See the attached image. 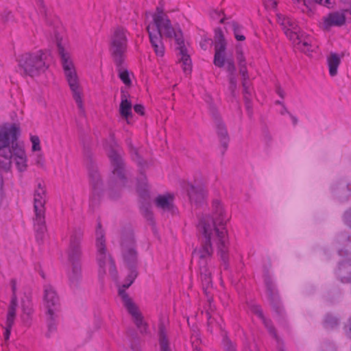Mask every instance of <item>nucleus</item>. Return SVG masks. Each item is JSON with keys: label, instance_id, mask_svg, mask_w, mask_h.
<instances>
[{"label": "nucleus", "instance_id": "f257e3e1", "mask_svg": "<svg viewBox=\"0 0 351 351\" xmlns=\"http://www.w3.org/2000/svg\"><path fill=\"white\" fill-rule=\"evenodd\" d=\"M228 217L221 202L215 199L212 204L210 214L204 215L199 219L198 230L203 236L202 244L193 253V260L199 265V273L204 286L212 284L210 261L213 253V245L217 248L221 261L227 267L228 260V239L226 223Z\"/></svg>", "mask_w": 351, "mask_h": 351}, {"label": "nucleus", "instance_id": "f03ea898", "mask_svg": "<svg viewBox=\"0 0 351 351\" xmlns=\"http://www.w3.org/2000/svg\"><path fill=\"white\" fill-rule=\"evenodd\" d=\"M20 134L15 124H5L0 128V168L10 171L14 161L20 173L27 169V158L24 148L17 142Z\"/></svg>", "mask_w": 351, "mask_h": 351}, {"label": "nucleus", "instance_id": "7ed1b4c3", "mask_svg": "<svg viewBox=\"0 0 351 351\" xmlns=\"http://www.w3.org/2000/svg\"><path fill=\"white\" fill-rule=\"evenodd\" d=\"M147 32L158 31L167 38H174L178 45V55L180 56V62H182L183 71L185 73L191 71V60L187 53L186 48L182 36V33L179 27H173L167 14H160L153 16V24L147 26Z\"/></svg>", "mask_w": 351, "mask_h": 351}, {"label": "nucleus", "instance_id": "20e7f679", "mask_svg": "<svg viewBox=\"0 0 351 351\" xmlns=\"http://www.w3.org/2000/svg\"><path fill=\"white\" fill-rule=\"evenodd\" d=\"M106 150L112 167V177L109 182L110 195L116 199L118 196L114 195V188L119 189L125 182V163L122 158V149L115 141L114 136L111 135L106 142Z\"/></svg>", "mask_w": 351, "mask_h": 351}, {"label": "nucleus", "instance_id": "39448f33", "mask_svg": "<svg viewBox=\"0 0 351 351\" xmlns=\"http://www.w3.org/2000/svg\"><path fill=\"white\" fill-rule=\"evenodd\" d=\"M56 43L58 53L61 58L64 75L73 97L78 108L82 113L84 112L83 102L81 97V90L79 85L78 77L75 70L73 62L71 60L69 53L64 49L59 38L56 36Z\"/></svg>", "mask_w": 351, "mask_h": 351}, {"label": "nucleus", "instance_id": "423d86ee", "mask_svg": "<svg viewBox=\"0 0 351 351\" xmlns=\"http://www.w3.org/2000/svg\"><path fill=\"white\" fill-rule=\"evenodd\" d=\"M46 196L45 186L41 182H38L34 192V228L36 232V239L40 241L43 240L47 231L45 224Z\"/></svg>", "mask_w": 351, "mask_h": 351}, {"label": "nucleus", "instance_id": "0eeeda50", "mask_svg": "<svg viewBox=\"0 0 351 351\" xmlns=\"http://www.w3.org/2000/svg\"><path fill=\"white\" fill-rule=\"evenodd\" d=\"M96 260L99 266V276L102 278L107 271V269L114 280L117 277V271L115 268L114 263L110 254L107 252L106 247V240L104 238V232L101 228V225H98L96 230Z\"/></svg>", "mask_w": 351, "mask_h": 351}, {"label": "nucleus", "instance_id": "6e6552de", "mask_svg": "<svg viewBox=\"0 0 351 351\" xmlns=\"http://www.w3.org/2000/svg\"><path fill=\"white\" fill-rule=\"evenodd\" d=\"M19 65L25 75L38 76L47 69L46 55L41 51L25 53L21 56Z\"/></svg>", "mask_w": 351, "mask_h": 351}, {"label": "nucleus", "instance_id": "1a4fd4ad", "mask_svg": "<svg viewBox=\"0 0 351 351\" xmlns=\"http://www.w3.org/2000/svg\"><path fill=\"white\" fill-rule=\"evenodd\" d=\"M125 33L124 28L117 27L114 29L110 37V51L115 64L119 65L124 62L128 43Z\"/></svg>", "mask_w": 351, "mask_h": 351}, {"label": "nucleus", "instance_id": "9d476101", "mask_svg": "<svg viewBox=\"0 0 351 351\" xmlns=\"http://www.w3.org/2000/svg\"><path fill=\"white\" fill-rule=\"evenodd\" d=\"M121 247L125 263L130 269L134 268L137 263V252L135 248V241L133 231L127 229L121 235Z\"/></svg>", "mask_w": 351, "mask_h": 351}, {"label": "nucleus", "instance_id": "9b49d317", "mask_svg": "<svg viewBox=\"0 0 351 351\" xmlns=\"http://www.w3.org/2000/svg\"><path fill=\"white\" fill-rule=\"evenodd\" d=\"M83 235V231L80 228L74 229L71 233L66 250L69 263H80L82 256L81 244Z\"/></svg>", "mask_w": 351, "mask_h": 351}, {"label": "nucleus", "instance_id": "f8f14e48", "mask_svg": "<svg viewBox=\"0 0 351 351\" xmlns=\"http://www.w3.org/2000/svg\"><path fill=\"white\" fill-rule=\"evenodd\" d=\"M287 36L294 43L298 49L304 53L313 51L317 46L313 43L311 37L301 33L298 27L296 29L288 28L285 30Z\"/></svg>", "mask_w": 351, "mask_h": 351}, {"label": "nucleus", "instance_id": "ddd939ff", "mask_svg": "<svg viewBox=\"0 0 351 351\" xmlns=\"http://www.w3.org/2000/svg\"><path fill=\"white\" fill-rule=\"evenodd\" d=\"M119 295L121 298L124 306L126 308L128 313L132 316L134 322L139 331L141 333L146 332L147 324L144 322L142 315L138 311L137 306L132 302V299L129 297L125 291L120 289Z\"/></svg>", "mask_w": 351, "mask_h": 351}, {"label": "nucleus", "instance_id": "4468645a", "mask_svg": "<svg viewBox=\"0 0 351 351\" xmlns=\"http://www.w3.org/2000/svg\"><path fill=\"white\" fill-rule=\"evenodd\" d=\"M43 305L46 315H55L60 308V299L54 287L51 285L43 287Z\"/></svg>", "mask_w": 351, "mask_h": 351}, {"label": "nucleus", "instance_id": "2eb2a0df", "mask_svg": "<svg viewBox=\"0 0 351 351\" xmlns=\"http://www.w3.org/2000/svg\"><path fill=\"white\" fill-rule=\"evenodd\" d=\"M91 193L89 198L90 206L95 208L99 206L101 200L104 192L103 184L100 175L97 171L90 173Z\"/></svg>", "mask_w": 351, "mask_h": 351}, {"label": "nucleus", "instance_id": "dca6fc26", "mask_svg": "<svg viewBox=\"0 0 351 351\" xmlns=\"http://www.w3.org/2000/svg\"><path fill=\"white\" fill-rule=\"evenodd\" d=\"M154 204L156 208L164 215H173L176 213L174 205V196L170 193H164L157 195Z\"/></svg>", "mask_w": 351, "mask_h": 351}, {"label": "nucleus", "instance_id": "f3484780", "mask_svg": "<svg viewBox=\"0 0 351 351\" xmlns=\"http://www.w3.org/2000/svg\"><path fill=\"white\" fill-rule=\"evenodd\" d=\"M351 14V8H347L341 12H335L329 14L324 18L323 28L328 29L332 26H342L346 23V14Z\"/></svg>", "mask_w": 351, "mask_h": 351}, {"label": "nucleus", "instance_id": "a211bd4d", "mask_svg": "<svg viewBox=\"0 0 351 351\" xmlns=\"http://www.w3.org/2000/svg\"><path fill=\"white\" fill-rule=\"evenodd\" d=\"M186 190L191 203L195 205L202 204L206 196V190L201 184H188Z\"/></svg>", "mask_w": 351, "mask_h": 351}, {"label": "nucleus", "instance_id": "6ab92c4d", "mask_svg": "<svg viewBox=\"0 0 351 351\" xmlns=\"http://www.w3.org/2000/svg\"><path fill=\"white\" fill-rule=\"evenodd\" d=\"M213 118L214 119L219 141L224 149H226L229 142V136L225 124L222 121L221 117L217 112L215 111L213 112Z\"/></svg>", "mask_w": 351, "mask_h": 351}, {"label": "nucleus", "instance_id": "aec40b11", "mask_svg": "<svg viewBox=\"0 0 351 351\" xmlns=\"http://www.w3.org/2000/svg\"><path fill=\"white\" fill-rule=\"evenodd\" d=\"M149 40L156 56L162 57L165 54V47L162 38L158 31L148 32Z\"/></svg>", "mask_w": 351, "mask_h": 351}, {"label": "nucleus", "instance_id": "412c9836", "mask_svg": "<svg viewBox=\"0 0 351 351\" xmlns=\"http://www.w3.org/2000/svg\"><path fill=\"white\" fill-rule=\"evenodd\" d=\"M16 298L14 297L12 302H10V305L9 306V309H8V315H7L5 331L4 332V337H5V340H8L10 335L11 328L14 324V318L16 316Z\"/></svg>", "mask_w": 351, "mask_h": 351}, {"label": "nucleus", "instance_id": "4be33fe9", "mask_svg": "<svg viewBox=\"0 0 351 351\" xmlns=\"http://www.w3.org/2000/svg\"><path fill=\"white\" fill-rule=\"evenodd\" d=\"M332 191L341 200H346L351 193V185L345 181H341L332 186Z\"/></svg>", "mask_w": 351, "mask_h": 351}, {"label": "nucleus", "instance_id": "5701e85b", "mask_svg": "<svg viewBox=\"0 0 351 351\" xmlns=\"http://www.w3.org/2000/svg\"><path fill=\"white\" fill-rule=\"evenodd\" d=\"M337 275L343 282H351V260L339 263Z\"/></svg>", "mask_w": 351, "mask_h": 351}, {"label": "nucleus", "instance_id": "b1692460", "mask_svg": "<svg viewBox=\"0 0 351 351\" xmlns=\"http://www.w3.org/2000/svg\"><path fill=\"white\" fill-rule=\"evenodd\" d=\"M71 265V270L69 274V279L70 283L77 287L82 278V267L80 263H70Z\"/></svg>", "mask_w": 351, "mask_h": 351}, {"label": "nucleus", "instance_id": "393cba45", "mask_svg": "<svg viewBox=\"0 0 351 351\" xmlns=\"http://www.w3.org/2000/svg\"><path fill=\"white\" fill-rule=\"evenodd\" d=\"M126 144L130 149L132 160H134L141 168L143 169L147 167L148 166L147 162L141 158L138 154V147L134 143L132 140L131 138H128L126 140Z\"/></svg>", "mask_w": 351, "mask_h": 351}, {"label": "nucleus", "instance_id": "a878e982", "mask_svg": "<svg viewBox=\"0 0 351 351\" xmlns=\"http://www.w3.org/2000/svg\"><path fill=\"white\" fill-rule=\"evenodd\" d=\"M341 63V57L336 53L330 52L327 57V64L329 69V73L331 76L337 74V69Z\"/></svg>", "mask_w": 351, "mask_h": 351}, {"label": "nucleus", "instance_id": "bb28decb", "mask_svg": "<svg viewBox=\"0 0 351 351\" xmlns=\"http://www.w3.org/2000/svg\"><path fill=\"white\" fill-rule=\"evenodd\" d=\"M337 242L340 244V251L345 254L351 253V237L346 233H342L337 237Z\"/></svg>", "mask_w": 351, "mask_h": 351}, {"label": "nucleus", "instance_id": "cd10ccee", "mask_svg": "<svg viewBox=\"0 0 351 351\" xmlns=\"http://www.w3.org/2000/svg\"><path fill=\"white\" fill-rule=\"evenodd\" d=\"M252 311L257 315V316L261 319L263 324H265V327L267 328L269 332L274 336H276V333L274 331V328L272 327V326L270 324V322L267 320L263 313L262 309L261 307L258 305H252L251 307Z\"/></svg>", "mask_w": 351, "mask_h": 351}, {"label": "nucleus", "instance_id": "c85d7f7f", "mask_svg": "<svg viewBox=\"0 0 351 351\" xmlns=\"http://www.w3.org/2000/svg\"><path fill=\"white\" fill-rule=\"evenodd\" d=\"M123 62H121L119 65L116 64L117 67L118 75L121 80L128 86H130L132 84L130 77L129 72L123 66Z\"/></svg>", "mask_w": 351, "mask_h": 351}, {"label": "nucleus", "instance_id": "c756f323", "mask_svg": "<svg viewBox=\"0 0 351 351\" xmlns=\"http://www.w3.org/2000/svg\"><path fill=\"white\" fill-rule=\"evenodd\" d=\"M243 93L245 101V106L249 113H252L250 98L252 95L249 82H242Z\"/></svg>", "mask_w": 351, "mask_h": 351}, {"label": "nucleus", "instance_id": "7c9ffc66", "mask_svg": "<svg viewBox=\"0 0 351 351\" xmlns=\"http://www.w3.org/2000/svg\"><path fill=\"white\" fill-rule=\"evenodd\" d=\"M277 17L278 23L282 27L285 32L288 28L296 29L297 24L291 19L285 17L280 14H278Z\"/></svg>", "mask_w": 351, "mask_h": 351}, {"label": "nucleus", "instance_id": "2f4dec72", "mask_svg": "<svg viewBox=\"0 0 351 351\" xmlns=\"http://www.w3.org/2000/svg\"><path fill=\"white\" fill-rule=\"evenodd\" d=\"M119 112L125 119L132 116V104L128 99H123L120 104Z\"/></svg>", "mask_w": 351, "mask_h": 351}, {"label": "nucleus", "instance_id": "473e14b6", "mask_svg": "<svg viewBox=\"0 0 351 351\" xmlns=\"http://www.w3.org/2000/svg\"><path fill=\"white\" fill-rule=\"evenodd\" d=\"M209 302L210 301L209 300ZM213 311V306L211 305V303H210L209 305V310L206 312V316L208 319V327L213 328L215 325L217 326H219L221 328V324L219 323V321L218 319H221V317L219 315H216L217 316H215L214 315H211L210 311Z\"/></svg>", "mask_w": 351, "mask_h": 351}, {"label": "nucleus", "instance_id": "72a5a7b5", "mask_svg": "<svg viewBox=\"0 0 351 351\" xmlns=\"http://www.w3.org/2000/svg\"><path fill=\"white\" fill-rule=\"evenodd\" d=\"M159 342L161 351H171L169 348L168 341L166 338L163 326L160 327Z\"/></svg>", "mask_w": 351, "mask_h": 351}, {"label": "nucleus", "instance_id": "f704fd0d", "mask_svg": "<svg viewBox=\"0 0 351 351\" xmlns=\"http://www.w3.org/2000/svg\"><path fill=\"white\" fill-rule=\"evenodd\" d=\"M226 62L225 53H215L213 63L216 66L221 68L225 65Z\"/></svg>", "mask_w": 351, "mask_h": 351}, {"label": "nucleus", "instance_id": "c9c22d12", "mask_svg": "<svg viewBox=\"0 0 351 351\" xmlns=\"http://www.w3.org/2000/svg\"><path fill=\"white\" fill-rule=\"evenodd\" d=\"M295 3L303 12L311 10V2L310 0H296Z\"/></svg>", "mask_w": 351, "mask_h": 351}, {"label": "nucleus", "instance_id": "e433bc0d", "mask_svg": "<svg viewBox=\"0 0 351 351\" xmlns=\"http://www.w3.org/2000/svg\"><path fill=\"white\" fill-rule=\"evenodd\" d=\"M231 27H232V30L234 32V34L235 38L237 40L243 41V40H244L245 39V37L243 35L241 34V25L239 24H238L236 22H232L231 23Z\"/></svg>", "mask_w": 351, "mask_h": 351}, {"label": "nucleus", "instance_id": "4c0bfd02", "mask_svg": "<svg viewBox=\"0 0 351 351\" xmlns=\"http://www.w3.org/2000/svg\"><path fill=\"white\" fill-rule=\"evenodd\" d=\"M47 315V328H48V333L47 335L49 336V333H51L56 330V323L55 319L56 317V314L55 315Z\"/></svg>", "mask_w": 351, "mask_h": 351}, {"label": "nucleus", "instance_id": "58836bf2", "mask_svg": "<svg viewBox=\"0 0 351 351\" xmlns=\"http://www.w3.org/2000/svg\"><path fill=\"white\" fill-rule=\"evenodd\" d=\"M226 64V69L229 73L228 78L231 77L232 76H236V66L233 60L227 59Z\"/></svg>", "mask_w": 351, "mask_h": 351}, {"label": "nucleus", "instance_id": "ea45409f", "mask_svg": "<svg viewBox=\"0 0 351 351\" xmlns=\"http://www.w3.org/2000/svg\"><path fill=\"white\" fill-rule=\"evenodd\" d=\"M236 56L239 65L246 64L245 58L241 45L237 46Z\"/></svg>", "mask_w": 351, "mask_h": 351}, {"label": "nucleus", "instance_id": "a19ab883", "mask_svg": "<svg viewBox=\"0 0 351 351\" xmlns=\"http://www.w3.org/2000/svg\"><path fill=\"white\" fill-rule=\"evenodd\" d=\"M338 324V319L331 315H327L325 317L324 320V325L326 328H333L334 326H337Z\"/></svg>", "mask_w": 351, "mask_h": 351}, {"label": "nucleus", "instance_id": "79ce46f5", "mask_svg": "<svg viewBox=\"0 0 351 351\" xmlns=\"http://www.w3.org/2000/svg\"><path fill=\"white\" fill-rule=\"evenodd\" d=\"M130 273L129 274L128 276V280H129V282L124 284L123 285V288H120V289H123L125 291V289H128L134 282V279L137 276V271L134 269V268L130 269Z\"/></svg>", "mask_w": 351, "mask_h": 351}, {"label": "nucleus", "instance_id": "37998d69", "mask_svg": "<svg viewBox=\"0 0 351 351\" xmlns=\"http://www.w3.org/2000/svg\"><path fill=\"white\" fill-rule=\"evenodd\" d=\"M239 73L242 76V82H248L249 75L246 64L239 65Z\"/></svg>", "mask_w": 351, "mask_h": 351}, {"label": "nucleus", "instance_id": "c03bdc74", "mask_svg": "<svg viewBox=\"0 0 351 351\" xmlns=\"http://www.w3.org/2000/svg\"><path fill=\"white\" fill-rule=\"evenodd\" d=\"M228 79L230 83L229 90H230L232 95L234 97L235 95V90L237 87V77L236 76H232Z\"/></svg>", "mask_w": 351, "mask_h": 351}, {"label": "nucleus", "instance_id": "a18cd8bd", "mask_svg": "<svg viewBox=\"0 0 351 351\" xmlns=\"http://www.w3.org/2000/svg\"><path fill=\"white\" fill-rule=\"evenodd\" d=\"M32 143V151H39L40 149V139L37 136H32L30 138Z\"/></svg>", "mask_w": 351, "mask_h": 351}, {"label": "nucleus", "instance_id": "49530a36", "mask_svg": "<svg viewBox=\"0 0 351 351\" xmlns=\"http://www.w3.org/2000/svg\"><path fill=\"white\" fill-rule=\"evenodd\" d=\"M226 49V41L215 43V53H217V52L225 53Z\"/></svg>", "mask_w": 351, "mask_h": 351}, {"label": "nucleus", "instance_id": "de8ad7c7", "mask_svg": "<svg viewBox=\"0 0 351 351\" xmlns=\"http://www.w3.org/2000/svg\"><path fill=\"white\" fill-rule=\"evenodd\" d=\"M128 351H142L139 341L138 340H133Z\"/></svg>", "mask_w": 351, "mask_h": 351}, {"label": "nucleus", "instance_id": "09e8293b", "mask_svg": "<svg viewBox=\"0 0 351 351\" xmlns=\"http://www.w3.org/2000/svg\"><path fill=\"white\" fill-rule=\"evenodd\" d=\"M225 41L223 32L221 29H217L215 30V43Z\"/></svg>", "mask_w": 351, "mask_h": 351}, {"label": "nucleus", "instance_id": "8fccbe9b", "mask_svg": "<svg viewBox=\"0 0 351 351\" xmlns=\"http://www.w3.org/2000/svg\"><path fill=\"white\" fill-rule=\"evenodd\" d=\"M343 219L345 223L351 228V209L345 213Z\"/></svg>", "mask_w": 351, "mask_h": 351}, {"label": "nucleus", "instance_id": "3c124183", "mask_svg": "<svg viewBox=\"0 0 351 351\" xmlns=\"http://www.w3.org/2000/svg\"><path fill=\"white\" fill-rule=\"evenodd\" d=\"M264 3L267 9H275L277 5L276 0H264Z\"/></svg>", "mask_w": 351, "mask_h": 351}, {"label": "nucleus", "instance_id": "603ef678", "mask_svg": "<svg viewBox=\"0 0 351 351\" xmlns=\"http://www.w3.org/2000/svg\"><path fill=\"white\" fill-rule=\"evenodd\" d=\"M134 110L136 113L140 114L141 115L144 114V107L141 104H136L134 106Z\"/></svg>", "mask_w": 351, "mask_h": 351}, {"label": "nucleus", "instance_id": "864d4df0", "mask_svg": "<svg viewBox=\"0 0 351 351\" xmlns=\"http://www.w3.org/2000/svg\"><path fill=\"white\" fill-rule=\"evenodd\" d=\"M36 164L40 167H43L45 161L41 155H38L36 159Z\"/></svg>", "mask_w": 351, "mask_h": 351}, {"label": "nucleus", "instance_id": "5fc2aeb1", "mask_svg": "<svg viewBox=\"0 0 351 351\" xmlns=\"http://www.w3.org/2000/svg\"><path fill=\"white\" fill-rule=\"evenodd\" d=\"M335 0H319V4L330 8L334 3Z\"/></svg>", "mask_w": 351, "mask_h": 351}, {"label": "nucleus", "instance_id": "6e6d98bb", "mask_svg": "<svg viewBox=\"0 0 351 351\" xmlns=\"http://www.w3.org/2000/svg\"><path fill=\"white\" fill-rule=\"evenodd\" d=\"M210 41L211 40L210 39H207V38L203 39L200 42V46H201L202 49H204V50H206L207 49V46H208V44H210Z\"/></svg>", "mask_w": 351, "mask_h": 351}, {"label": "nucleus", "instance_id": "4d7b16f0", "mask_svg": "<svg viewBox=\"0 0 351 351\" xmlns=\"http://www.w3.org/2000/svg\"><path fill=\"white\" fill-rule=\"evenodd\" d=\"M2 19L4 21H8L12 19V14L10 12L5 11L2 15Z\"/></svg>", "mask_w": 351, "mask_h": 351}, {"label": "nucleus", "instance_id": "13d9d810", "mask_svg": "<svg viewBox=\"0 0 351 351\" xmlns=\"http://www.w3.org/2000/svg\"><path fill=\"white\" fill-rule=\"evenodd\" d=\"M11 285H12V292H13V295H12V300H11V302H12L14 297L16 298V296L15 295V291H16V282L15 280H14V279L12 280ZM16 300H17V298H16Z\"/></svg>", "mask_w": 351, "mask_h": 351}, {"label": "nucleus", "instance_id": "bf43d9fd", "mask_svg": "<svg viewBox=\"0 0 351 351\" xmlns=\"http://www.w3.org/2000/svg\"><path fill=\"white\" fill-rule=\"evenodd\" d=\"M347 335L351 339V317L349 318L348 324H347Z\"/></svg>", "mask_w": 351, "mask_h": 351}, {"label": "nucleus", "instance_id": "052dcab7", "mask_svg": "<svg viewBox=\"0 0 351 351\" xmlns=\"http://www.w3.org/2000/svg\"><path fill=\"white\" fill-rule=\"evenodd\" d=\"M226 351H234V348L231 342L227 341L226 344Z\"/></svg>", "mask_w": 351, "mask_h": 351}, {"label": "nucleus", "instance_id": "680f3d73", "mask_svg": "<svg viewBox=\"0 0 351 351\" xmlns=\"http://www.w3.org/2000/svg\"><path fill=\"white\" fill-rule=\"evenodd\" d=\"M192 344H193V346H194L195 348V349L197 350V346L194 345L195 343V341H197L198 340V334L196 333V334H193L192 335Z\"/></svg>", "mask_w": 351, "mask_h": 351}, {"label": "nucleus", "instance_id": "e2e57ef3", "mask_svg": "<svg viewBox=\"0 0 351 351\" xmlns=\"http://www.w3.org/2000/svg\"><path fill=\"white\" fill-rule=\"evenodd\" d=\"M38 3L40 6V8L43 9V12L45 13L46 10H45V5L44 4V2L42 0H38Z\"/></svg>", "mask_w": 351, "mask_h": 351}, {"label": "nucleus", "instance_id": "0e129e2a", "mask_svg": "<svg viewBox=\"0 0 351 351\" xmlns=\"http://www.w3.org/2000/svg\"><path fill=\"white\" fill-rule=\"evenodd\" d=\"M266 285H267V289L269 291L270 294H271L272 290H273V286H272L271 283H270L269 281H266Z\"/></svg>", "mask_w": 351, "mask_h": 351}, {"label": "nucleus", "instance_id": "69168bd1", "mask_svg": "<svg viewBox=\"0 0 351 351\" xmlns=\"http://www.w3.org/2000/svg\"><path fill=\"white\" fill-rule=\"evenodd\" d=\"M277 93L278 94V95L282 97V98H284L285 97V93L284 91L281 89L280 87H278L277 88Z\"/></svg>", "mask_w": 351, "mask_h": 351}, {"label": "nucleus", "instance_id": "338daca9", "mask_svg": "<svg viewBox=\"0 0 351 351\" xmlns=\"http://www.w3.org/2000/svg\"><path fill=\"white\" fill-rule=\"evenodd\" d=\"M286 113H287V114H290V113L289 112L288 110L287 109V108H286L284 105H282V110H281V111H280V114H286Z\"/></svg>", "mask_w": 351, "mask_h": 351}, {"label": "nucleus", "instance_id": "774afa93", "mask_svg": "<svg viewBox=\"0 0 351 351\" xmlns=\"http://www.w3.org/2000/svg\"><path fill=\"white\" fill-rule=\"evenodd\" d=\"M339 1L345 4H348V8H351V0H339Z\"/></svg>", "mask_w": 351, "mask_h": 351}]
</instances>
